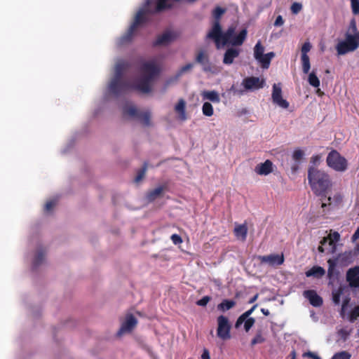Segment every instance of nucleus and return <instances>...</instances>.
<instances>
[{
    "mask_svg": "<svg viewBox=\"0 0 359 359\" xmlns=\"http://www.w3.org/2000/svg\"><path fill=\"white\" fill-rule=\"evenodd\" d=\"M222 36V32L219 22L218 20H215L211 30L208 34L207 37L214 40L217 48H219L220 46Z\"/></svg>",
    "mask_w": 359,
    "mask_h": 359,
    "instance_id": "nucleus-8",
    "label": "nucleus"
},
{
    "mask_svg": "<svg viewBox=\"0 0 359 359\" xmlns=\"http://www.w3.org/2000/svg\"><path fill=\"white\" fill-rule=\"evenodd\" d=\"M284 24V20L281 15H278L275 22H274V26L276 27H280L282 26Z\"/></svg>",
    "mask_w": 359,
    "mask_h": 359,
    "instance_id": "nucleus-57",
    "label": "nucleus"
},
{
    "mask_svg": "<svg viewBox=\"0 0 359 359\" xmlns=\"http://www.w3.org/2000/svg\"><path fill=\"white\" fill-rule=\"evenodd\" d=\"M302 60V71L304 74H308L310 68H311V64H310V59L309 57H301Z\"/></svg>",
    "mask_w": 359,
    "mask_h": 359,
    "instance_id": "nucleus-38",
    "label": "nucleus"
},
{
    "mask_svg": "<svg viewBox=\"0 0 359 359\" xmlns=\"http://www.w3.org/2000/svg\"><path fill=\"white\" fill-rule=\"evenodd\" d=\"M311 48V45L309 42H305L302 47V50H301V52H302V55L301 57H309V55H307L308 52L310 51Z\"/></svg>",
    "mask_w": 359,
    "mask_h": 359,
    "instance_id": "nucleus-45",
    "label": "nucleus"
},
{
    "mask_svg": "<svg viewBox=\"0 0 359 359\" xmlns=\"http://www.w3.org/2000/svg\"><path fill=\"white\" fill-rule=\"evenodd\" d=\"M235 29L236 28L231 26L229 27L224 33H222L220 44H222V46H224L227 43L231 44V41L233 39V35L235 34Z\"/></svg>",
    "mask_w": 359,
    "mask_h": 359,
    "instance_id": "nucleus-23",
    "label": "nucleus"
},
{
    "mask_svg": "<svg viewBox=\"0 0 359 359\" xmlns=\"http://www.w3.org/2000/svg\"><path fill=\"white\" fill-rule=\"evenodd\" d=\"M242 83L246 90H257L263 88L264 81L258 77L250 76L244 79Z\"/></svg>",
    "mask_w": 359,
    "mask_h": 359,
    "instance_id": "nucleus-11",
    "label": "nucleus"
},
{
    "mask_svg": "<svg viewBox=\"0 0 359 359\" xmlns=\"http://www.w3.org/2000/svg\"><path fill=\"white\" fill-rule=\"evenodd\" d=\"M173 40V36L170 32H165L158 36L156 40L153 43L154 46L165 45Z\"/></svg>",
    "mask_w": 359,
    "mask_h": 359,
    "instance_id": "nucleus-21",
    "label": "nucleus"
},
{
    "mask_svg": "<svg viewBox=\"0 0 359 359\" xmlns=\"http://www.w3.org/2000/svg\"><path fill=\"white\" fill-rule=\"evenodd\" d=\"M131 65L129 62L120 60L115 66V74L109 85V90L114 95H119L130 90L134 89L143 93H148L151 90L152 81L159 75L160 67L154 61L144 62L140 72L141 77L134 85L126 81H123V74Z\"/></svg>",
    "mask_w": 359,
    "mask_h": 359,
    "instance_id": "nucleus-1",
    "label": "nucleus"
},
{
    "mask_svg": "<svg viewBox=\"0 0 359 359\" xmlns=\"http://www.w3.org/2000/svg\"><path fill=\"white\" fill-rule=\"evenodd\" d=\"M201 95L203 100H208L214 103L220 102L219 93L215 90H205L202 92Z\"/></svg>",
    "mask_w": 359,
    "mask_h": 359,
    "instance_id": "nucleus-22",
    "label": "nucleus"
},
{
    "mask_svg": "<svg viewBox=\"0 0 359 359\" xmlns=\"http://www.w3.org/2000/svg\"><path fill=\"white\" fill-rule=\"evenodd\" d=\"M123 113L124 116L138 118L140 111H139L135 106L127 105L123 107Z\"/></svg>",
    "mask_w": 359,
    "mask_h": 359,
    "instance_id": "nucleus-30",
    "label": "nucleus"
},
{
    "mask_svg": "<svg viewBox=\"0 0 359 359\" xmlns=\"http://www.w3.org/2000/svg\"><path fill=\"white\" fill-rule=\"evenodd\" d=\"M271 97L273 102L280 107L283 109H287L289 107V102L283 98L280 83H274L273 85Z\"/></svg>",
    "mask_w": 359,
    "mask_h": 359,
    "instance_id": "nucleus-6",
    "label": "nucleus"
},
{
    "mask_svg": "<svg viewBox=\"0 0 359 359\" xmlns=\"http://www.w3.org/2000/svg\"><path fill=\"white\" fill-rule=\"evenodd\" d=\"M351 330H347L346 329H340L337 332V334L342 339L343 341H346L351 334Z\"/></svg>",
    "mask_w": 359,
    "mask_h": 359,
    "instance_id": "nucleus-41",
    "label": "nucleus"
},
{
    "mask_svg": "<svg viewBox=\"0 0 359 359\" xmlns=\"http://www.w3.org/2000/svg\"><path fill=\"white\" fill-rule=\"evenodd\" d=\"M57 201L55 200H51L48 201L44 207V210L46 212H50L53 210V208L55 206Z\"/></svg>",
    "mask_w": 359,
    "mask_h": 359,
    "instance_id": "nucleus-50",
    "label": "nucleus"
},
{
    "mask_svg": "<svg viewBox=\"0 0 359 359\" xmlns=\"http://www.w3.org/2000/svg\"><path fill=\"white\" fill-rule=\"evenodd\" d=\"M248 32L246 29H242L238 35H233V39L231 41V44L233 46H241L246 36H247Z\"/></svg>",
    "mask_w": 359,
    "mask_h": 359,
    "instance_id": "nucleus-25",
    "label": "nucleus"
},
{
    "mask_svg": "<svg viewBox=\"0 0 359 359\" xmlns=\"http://www.w3.org/2000/svg\"><path fill=\"white\" fill-rule=\"evenodd\" d=\"M196 62L203 67L204 72L210 71V64L208 55L204 50H200L196 56Z\"/></svg>",
    "mask_w": 359,
    "mask_h": 359,
    "instance_id": "nucleus-15",
    "label": "nucleus"
},
{
    "mask_svg": "<svg viewBox=\"0 0 359 359\" xmlns=\"http://www.w3.org/2000/svg\"><path fill=\"white\" fill-rule=\"evenodd\" d=\"M358 238H359V226L357 228V229L355 230V231L353 234L352 240L353 241H356Z\"/></svg>",
    "mask_w": 359,
    "mask_h": 359,
    "instance_id": "nucleus-59",
    "label": "nucleus"
},
{
    "mask_svg": "<svg viewBox=\"0 0 359 359\" xmlns=\"http://www.w3.org/2000/svg\"><path fill=\"white\" fill-rule=\"evenodd\" d=\"M266 56L271 61V59L275 56V53L273 52H270L266 54Z\"/></svg>",
    "mask_w": 359,
    "mask_h": 359,
    "instance_id": "nucleus-62",
    "label": "nucleus"
},
{
    "mask_svg": "<svg viewBox=\"0 0 359 359\" xmlns=\"http://www.w3.org/2000/svg\"><path fill=\"white\" fill-rule=\"evenodd\" d=\"M171 241L175 245H179L182 243V238L178 234H172L170 237Z\"/></svg>",
    "mask_w": 359,
    "mask_h": 359,
    "instance_id": "nucleus-51",
    "label": "nucleus"
},
{
    "mask_svg": "<svg viewBox=\"0 0 359 359\" xmlns=\"http://www.w3.org/2000/svg\"><path fill=\"white\" fill-rule=\"evenodd\" d=\"M359 318V306H355L350 313V321L354 322Z\"/></svg>",
    "mask_w": 359,
    "mask_h": 359,
    "instance_id": "nucleus-44",
    "label": "nucleus"
},
{
    "mask_svg": "<svg viewBox=\"0 0 359 359\" xmlns=\"http://www.w3.org/2000/svg\"><path fill=\"white\" fill-rule=\"evenodd\" d=\"M240 50L233 48H228L224 55L223 63L231 65L233 60L239 55Z\"/></svg>",
    "mask_w": 359,
    "mask_h": 359,
    "instance_id": "nucleus-17",
    "label": "nucleus"
},
{
    "mask_svg": "<svg viewBox=\"0 0 359 359\" xmlns=\"http://www.w3.org/2000/svg\"><path fill=\"white\" fill-rule=\"evenodd\" d=\"M201 359H210L209 351L207 348H204L201 355Z\"/></svg>",
    "mask_w": 359,
    "mask_h": 359,
    "instance_id": "nucleus-58",
    "label": "nucleus"
},
{
    "mask_svg": "<svg viewBox=\"0 0 359 359\" xmlns=\"http://www.w3.org/2000/svg\"><path fill=\"white\" fill-rule=\"evenodd\" d=\"M236 302L232 299H224L217 305V309L220 311L225 312L230 310L236 306Z\"/></svg>",
    "mask_w": 359,
    "mask_h": 359,
    "instance_id": "nucleus-29",
    "label": "nucleus"
},
{
    "mask_svg": "<svg viewBox=\"0 0 359 359\" xmlns=\"http://www.w3.org/2000/svg\"><path fill=\"white\" fill-rule=\"evenodd\" d=\"M345 41L351 46V48L355 50L359 47V32L356 34L346 33Z\"/></svg>",
    "mask_w": 359,
    "mask_h": 359,
    "instance_id": "nucleus-20",
    "label": "nucleus"
},
{
    "mask_svg": "<svg viewBox=\"0 0 359 359\" xmlns=\"http://www.w3.org/2000/svg\"><path fill=\"white\" fill-rule=\"evenodd\" d=\"M137 320L133 314H128L125 320L121 324V328L118 332V335H121L126 332H131L136 326Z\"/></svg>",
    "mask_w": 359,
    "mask_h": 359,
    "instance_id": "nucleus-9",
    "label": "nucleus"
},
{
    "mask_svg": "<svg viewBox=\"0 0 359 359\" xmlns=\"http://www.w3.org/2000/svg\"><path fill=\"white\" fill-rule=\"evenodd\" d=\"M265 341V338L262 336V331H258L255 337L251 340L250 345L254 346L257 344H262Z\"/></svg>",
    "mask_w": 359,
    "mask_h": 359,
    "instance_id": "nucleus-37",
    "label": "nucleus"
},
{
    "mask_svg": "<svg viewBox=\"0 0 359 359\" xmlns=\"http://www.w3.org/2000/svg\"><path fill=\"white\" fill-rule=\"evenodd\" d=\"M257 60L262 64L263 68H268L271 62L267 56H266V54H263V56Z\"/></svg>",
    "mask_w": 359,
    "mask_h": 359,
    "instance_id": "nucleus-47",
    "label": "nucleus"
},
{
    "mask_svg": "<svg viewBox=\"0 0 359 359\" xmlns=\"http://www.w3.org/2000/svg\"><path fill=\"white\" fill-rule=\"evenodd\" d=\"M353 256L354 254L352 251H345L344 252L339 254L334 259L337 261L339 265L346 266L353 262Z\"/></svg>",
    "mask_w": 359,
    "mask_h": 359,
    "instance_id": "nucleus-13",
    "label": "nucleus"
},
{
    "mask_svg": "<svg viewBox=\"0 0 359 359\" xmlns=\"http://www.w3.org/2000/svg\"><path fill=\"white\" fill-rule=\"evenodd\" d=\"M202 111L206 116H212L214 113L212 105L208 102H204L202 107Z\"/></svg>",
    "mask_w": 359,
    "mask_h": 359,
    "instance_id": "nucleus-35",
    "label": "nucleus"
},
{
    "mask_svg": "<svg viewBox=\"0 0 359 359\" xmlns=\"http://www.w3.org/2000/svg\"><path fill=\"white\" fill-rule=\"evenodd\" d=\"M176 112L180 114L181 118L184 120L186 118V102L183 99H180L177 104L175 107Z\"/></svg>",
    "mask_w": 359,
    "mask_h": 359,
    "instance_id": "nucleus-31",
    "label": "nucleus"
},
{
    "mask_svg": "<svg viewBox=\"0 0 359 359\" xmlns=\"http://www.w3.org/2000/svg\"><path fill=\"white\" fill-rule=\"evenodd\" d=\"M341 294V290H339L337 292L333 294V302L335 304H339Z\"/></svg>",
    "mask_w": 359,
    "mask_h": 359,
    "instance_id": "nucleus-54",
    "label": "nucleus"
},
{
    "mask_svg": "<svg viewBox=\"0 0 359 359\" xmlns=\"http://www.w3.org/2000/svg\"><path fill=\"white\" fill-rule=\"evenodd\" d=\"M234 234L238 238H241L242 241H245L248 234V228L245 224H240L235 227Z\"/></svg>",
    "mask_w": 359,
    "mask_h": 359,
    "instance_id": "nucleus-28",
    "label": "nucleus"
},
{
    "mask_svg": "<svg viewBox=\"0 0 359 359\" xmlns=\"http://www.w3.org/2000/svg\"><path fill=\"white\" fill-rule=\"evenodd\" d=\"M255 323V319L254 318H247L245 320H244V330L246 332H248L252 327L254 325Z\"/></svg>",
    "mask_w": 359,
    "mask_h": 359,
    "instance_id": "nucleus-43",
    "label": "nucleus"
},
{
    "mask_svg": "<svg viewBox=\"0 0 359 359\" xmlns=\"http://www.w3.org/2000/svg\"><path fill=\"white\" fill-rule=\"evenodd\" d=\"M351 354L346 351H341L333 355L331 359H351Z\"/></svg>",
    "mask_w": 359,
    "mask_h": 359,
    "instance_id": "nucleus-39",
    "label": "nucleus"
},
{
    "mask_svg": "<svg viewBox=\"0 0 359 359\" xmlns=\"http://www.w3.org/2000/svg\"><path fill=\"white\" fill-rule=\"evenodd\" d=\"M346 278L351 287H359V266L349 269L346 272Z\"/></svg>",
    "mask_w": 359,
    "mask_h": 359,
    "instance_id": "nucleus-10",
    "label": "nucleus"
},
{
    "mask_svg": "<svg viewBox=\"0 0 359 359\" xmlns=\"http://www.w3.org/2000/svg\"><path fill=\"white\" fill-rule=\"evenodd\" d=\"M150 3V0H147L144 7L138 11L134 18L133 22L129 27L126 34L120 38V44L129 43L132 40L133 35L138 27L147 22L148 19L147 14L152 12L149 9Z\"/></svg>",
    "mask_w": 359,
    "mask_h": 359,
    "instance_id": "nucleus-3",
    "label": "nucleus"
},
{
    "mask_svg": "<svg viewBox=\"0 0 359 359\" xmlns=\"http://www.w3.org/2000/svg\"><path fill=\"white\" fill-rule=\"evenodd\" d=\"M304 156V151L300 149H297L292 154V158L295 161H299L303 158Z\"/></svg>",
    "mask_w": 359,
    "mask_h": 359,
    "instance_id": "nucleus-42",
    "label": "nucleus"
},
{
    "mask_svg": "<svg viewBox=\"0 0 359 359\" xmlns=\"http://www.w3.org/2000/svg\"><path fill=\"white\" fill-rule=\"evenodd\" d=\"M290 356L291 357V359H296V351L292 350L290 354Z\"/></svg>",
    "mask_w": 359,
    "mask_h": 359,
    "instance_id": "nucleus-64",
    "label": "nucleus"
},
{
    "mask_svg": "<svg viewBox=\"0 0 359 359\" xmlns=\"http://www.w3.org/2000/svg\"><path fill=\"white\" fill-rule=\"evenodd\" d=\"M151 114L149 111L140 112L138 118L144 126L150 125Z\"/></svg>",
    "mask_w": 359,
    "mask_h": 359,
    "instance_id": "nucleus-36",
    "label": "nucleus"
},
{
    "mask_svg": "<svg viewBox=\"0 0 359 359\" xmlns=\"http://www.w3.org/2000/svg\"><path fill=\"white\" fill-rule=\"evenodd\" d=\"M257 304H255L250 309L246 311L241 314L237 319L235 323V327L238 329L247 318H250V316L254 310L257 308Z\"/></svg>",
    "mask_w": 359,
    "mask_h": 359,
    "instance_id": "nucleus-27",
    "label": "nucleus"
},
{
    "mask_svg": "<svg viewBox=\"0 0 359 359\" xmlns=\"http://www.w3.org/2000/svg\"><path fill=\"white\" fill-rule=\"evenodd\" d=\"M326 162L330 168L338 172H344L348 167L346 159L334 149L328 154Z\"/></svg>",
    "mask_w": 359,
    "mask_h": 359,
    "instance_id": "nucleus-4",
    "label": "nucleus"
},
{
    "mask_svg": "<svg viewBox=\"0 0 359 359\" xmlns=\"http://www.w3.org/2000/svg\"><path fill=\"white\" fill-rule=\"evenodd\" d=\"M255 171L259 175H267L273 171V163L270 160L259 163L255 166Z\"/></svg>",
    "mask_w": 359,
    "mask_h": 359,
    "instance_id": "nucleus-14",
    "label": "nucleus"
},
{
    "mask_svg": "<svg viewBox=\"0 0 359 359\" xmlns=\"http://www.w3.org/2000/svg\"><path fill=\"white\" fill-rule=\"evenodd\" d=\"M193 66H194V65H193V64H191V63H188V64L185 65L184 66H183V67L180 69V72H179V74H183V73H184V72H187V71H189V70L191 69H192V67H193Z\"/></svg>",
    "mask_w": 359,
    "mask_h": 359,
    "instance_id": "nucleus-55",
    "label": "nucleus"
},
{
    "mask_svg": "<svg viewBox=\"0 0 359 359\" xmlns=\"http://www.w3.org/2000/svg\"><path fill=\"white\" fill-rule=\"evenodd\" d=\"M258 298V294H256L255 296H253L248 302L249 304L254 303L257 299Z\"/></svg>",
    "mask_w": 359,
    "mask_h": 359,
    "instance_id": "nucleus-61",
    "label": "nucleus"
},
{
    "mask_svg": "<svg viewBox=\"0 0 359 359\" xmlns=\"http://www.w3.org/2000/svg\"><path fill=\"white\" fill-rule=\"evenodd\" d=\"M302 7L301 4L294 3L291 6V11L293 13H297L301 11Z\"/></svg>",
    "mask_w": 359,
    "mask_h": 359,
    "instance_id": "nucleus-53",
    "label": "nucleus"
},
{
    "mask_svg": "<svg viewBox=\"0 0 359 359\" xmlns=\"http://www.w3.org/2000/svg\"><path fill=\"white\" fill-rule=\"evenodd\" d=\"M210 300L211 297L210 296H204L196 302V304L200 306H205Z\"/></svg>",
    "mask_w": 359,
    "mask_h": 359,
    "instance_id": "nucleus-49",
    "label": "nucleus"
},
{
    "mask_svg": "<svg viewBox=\"0 0 359 359\" xmlns=\"http://www.w3.org/2000/svg\"><path fill=\"white\" fill-rule=\"evenodd\" d=\"M261 311H262V313L264 316H269V315L270 314L269 311L268 309H264V308H262V309H261Z\"/></svg>",
    "mask_w": 359,
    "mask_h": 359,
    "instance_id": "nucleus-63",
    "label": "nucleus"
},
{
    "mask_svg": "<svg viewBox=\"0 0 359 359\" xmlns=\"http://www.w3.org/2000/svg\"><path fill=\"white\" fill-rule=\"evenodd\" d=\"M164 190L163 187H158L153 190H151L147 193L146 198L149 202H153L156 198L160 197Z\"/></svg>",
    "mask_w": 359,
    "mask_h": 359,
    "instance_id": "nucleus-24",
    "label": "nucleus"
},
{
    "mask_svg": "<svg viewBox=\"0 0 359 359\" xmlns=\"http://www.w3.org/2000/svg\"><path fill=\"white\" fill-rule=\"evenodd\" d=\"M257 259L261 264H267L269 266H275L281 265L284 262L283 255L271 254L269 255H259Z\"/></svg>",
    "mask_w": 359,
    "mask_h": 359,
    "instance_id": "nucleus-7",
    "label": "nucleus"
},
{
    "mask_svg": "<svg viewBox=\"0 0 359 359\" xmlns=\"http://www.w3.org/2000/svg\"><path fill=\"white\" fill-rule=\"evenodd\" d=\"M328 269H327V278L330 280H334L338 277L339 271L336 269V266L338 264L337 261L333 259H329L327 260Z\"/></svg>",
    "mask_w": 359,
    "mask_h": 359,
    "instance_id": "nucleus-18",
    "label": "nucleus"
},
{
    "mask_svg": "<svg viewBox=\"0 0 359 359\" xmlns=\"http://www.w3.org/2000/svg\"><path fill=\"white\" fill-rule=\"evenodd\" d=\"M306 277L320 278L325 274V270L319 266H314L305 273Z\"/></svg>",
    "mask_w": 359,
    "mask_h": 359,
    "instance_id": "nucleus-19",
    "label": "nucleus"
},
{
    "mask_svg": "<svg viewBox=\"0 0 359 359\" xmlns=\"http://www.w3.org/2000/svg\"><path fill=\"white\" fill-rule=\"evenodd\" d=\"M340 235L338 232L334 231L332 233H330L328 236L324 237L320 242L322 245H328L331 247V252H333L336 248V243L339 241Z\"/></svg>",
    "mask_w": 359,
    "mask_h": 359,
    "instance_id": "nucleus-16",
    "label": "nucleus"
},
{
    "mask_svg": "<svg viewBox=\"0 0 359 359\" xmlns=\"http://www.w3.org/2000/svg\"><path fill=\"white\" fill-rule=\"evenodd\" d=\"M352 12L354 15H359V0H351Z\"/></svg>",
    "mask_w": 359,
    "mask_h": 359,
    "instance_id": "nucleus-46",
    "label": "nucleus"
},
{
    "mask_svg": "<svg viewBox=\"0 0 359 359\" xmlns=\"http://www.w3.org/2000/svg\"><path fill=\"white\" fill-rule=\"evenodd\" d=\"M304 357H309L312 359H321L318 355L311 351L306 352L303 354Z\"/></svg>",
    "mask_w": 359,
    "mask_h": 359,
    "instance_id": "nucleus-56",
    "label": "nucleus"
},
{
    "mask_svg": "<svg viewBox=\"0 0 359 359\" xmlns=\"http://www.w3.org/2000/svg\"><path fill=\"white\" fill-rule=\"evenodd\" d=\"M217 335L221 339L226 341L231 338V325L229 319L224 316L217 317Z\"/></svg>",
    "mask_w": 359,
    "mask_h": 359,
    "instance_id": "nucleus-5",
    "label": "nucleus"
},
{
    "mask_svg": "<svg viewBox=\"0 0 359 359\" xmlns=\"http://www.w3.org/2000/svg\"><path fill=\"white\" fill-rule=\"evenodd\" d=\"M45 257V252L43 250H39L36 252L34 259V266L37 267L39 266L43 261Z\"/></svg>",
    "mask_w": 359,
    "mask_h": 359,
    "instance_id": "nucleus-33",
    "label": "nucleus"
},
{
    "mask_svg": "<svg viewBox=\"0 0 359 359\" xmlns=\"http://www.w3.org/2000/svg\"><path fill=\"white\" fill-rule=\"evenodd\" d=\"M225 12V10L224 8H222L220 7H217L214 11H213V16L214 18L216 19V20H219L221 15Z\"/></svg>",
    "mask_w": 359,
    "mask_h": 359,
    "instance_id": "nucleus-48",
    "label": "nucleus"
},
{
    "mask_svg": "<svg viewBox=\"0 0 359 359\" xmlns=\"http://www.w3.org/2000/svg\"><path fill=\"white\" fill-rule=\"evenodd\" d=\"M308 180L312 191L317 196L325 195L332 187L330 175L314 167H310L308 170Z\"/></svg>",
    "mask_w": 359,
    "mask_h": 359,
    "instance_id": "nucleus-2",
    "label": "nucleus"
},
{
    "mask_svg": "<svg viewBox=\"0 0 359 359\" xmlns=\"http://www.w3.org/2000/svg\"><path fill=\"white\" fill-rule=\"evenodd\" d=\"M231 91H233L234 94H237V95H242L243 94V90H238L235 88L234 86H232L231 89H230Z\"/></svg>",
    "mask_w": 359,
    "mask_h": 359,
    "instance_id": "nucleus-60",
    "label": "nucleus"
},
{
    "mask_svg": "<svg viewBox=\"0 0 359 359\" xmlns=\"http://www.w3.org/2000/svg\"><path fill=\"white\" fill-rule=\"evenodd\" d=\"M348 31H351L353 34L358 33L355 20L353 19L350 22Z\"/></svg>",
    "mask_w": 359,
    "mask_h": 359,
    "instance_id": "nucleus-52",
    "label": "nucleus"
},
{
    "mask_svg": "<svg viewBox=\"0 0 359 359\" xmlns=\"http://www.w3.org/2000/svg\"><path fill=\"white\" fill-rule=\"evenodd\" d=\"M304 297L307 299L310 304L315 307L322 306L323 301L321 297H320L317 292L313 290H308L304 291Z\"/></svg>",
    "mask_w": 359,
    "mask_h": 359,
    "instance_id": "nucleus-12",
    "label": "nucleus"
},
{
    "mask_svg": "<svg viewBox=\"0 0 359 359\" xmlns=\"http://www.w3.org/2000/svg\"><path fill=\"white\" fill-rule=\"evenodd\" d=\"M348 43L344 40L337 43L336 49L338 55H345L348 52L354 51L353 48H351Z\"/></svg>",
    "mask_w": 359,
    "mask_h": 359,
    "instance_id": "nucleus-26",
    "label": "nucleus"
},
{
    "mask_svg": "<svg viewBox=\"0 0 359 359\" xmlns=\"http://www.w3.org/2000/svg\"><path fill=\"white\" fill-rule=\"evenodd\" d=\"M264 48L260 41H258L254 48V56L256 60L261 58L263 56Z\"/></svg>",
    "mask_w": 359,
    "mask_h": 359,
    "instance_id": "nucleus-34",
    "label": "nucleus"
},
{
    "mask_svg": "<svg viewBox=\"0 0 359 359\" xmlns=\"http://www.w3.org/2000/svg\"><path fill=\"white\" fill-rule=\"evenodd\" d=\"M147 163H144L142 168L141 169H140L137 172V176L135 177V181L136 182H139L144 178L146 171H147Z\"/></svg>",
    "mask_w": 359,
    "mask_h": 359,
    "instance_id": "nucleus-40",
    "label": "nucleus"
},
{
    "mask_svg": "<svg viewBox=\"0 0 359 359\" xmlns=\"http://www.w3.org/2000/svg\"><path fill=\"white\" fill-rule=\"evenodd\" d=\"M308 82L313 87L318 88L320 86V80L316 76V74L314 72V71H312L308 78Z\"/></svg>",
    "mask_w": 359,
    "mask_h": 359,
    "instance_id": "nucleus-32",
    "label": "nucleus"
}]
</instances>
